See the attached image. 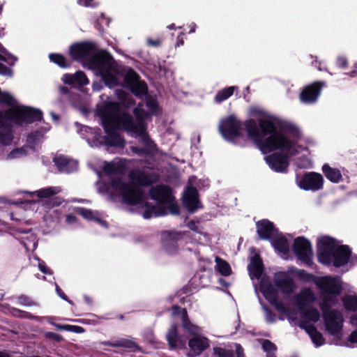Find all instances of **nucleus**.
<instances>
[{
	"mask_svg": "<svg viewBox=\"0 0 357 357\" xmlns=\"http://www.w3.org/2000/svg\"><path fill=\"white\" fill-rule=\"evenodd\" d=\"M248 138L255 144L264 154L277 150L284 151L294 155L298 153L296 142L289 139L282 131L295 139L301 137L299 129L294 124L284 123L279 120L275 123L267 119H261L259 124L253 119L243 123Z\"/></svg>",
	"mask_w": 357,
	"mask_h": 357,
	"instance_id": "f257e3e1",
	"label": "nucleus"
},
{
	"mask_svg": "<svg viewBox=\"0 0 357 357\" xmlns=\"http://www.w3.org/2000/svg\"><path fill=\"white\" fill-rule=\"evenodd\" d=\"M118 109L116 104L103 103L98 107L97 114L101 119V125L106 133L105 135L96 134L92 139L96 146L105 145L109 147L119 149L124 148L126 140L123 136L119 133V130L123 131L115 112Z\"/></svg>",
	"mask_w": 357,
	"mask_h": 357,
	"instance_id": "f03ea898",
	"label": "nucleus"
},
{
	"mask_svg": "<svg viewBox=\"0 0 357 357\" xmlns=\"http://www.w3.org/2000/svg\"><path fill=\"white\" fill-rule=\"evenodd\" d=\"M107 103H114L117 105L118 109L115 112V115L118 117V120L126 132L129 135H144L147 132L146 119L149 116V113L144 109L142 108L141 104L133 109V114L135 118L128 112H121V104L110 101Z\"/></svg>",
	"mask_w": 357,
	"mask_h": 357,
	"instance_id": "7ed1b4c3",
	"label": "nucleus"
},
{
	"mask_svg": "<svg viewBox=\"0 0 357 357\" xmlns=\"http://www.w3.org/2000/svg\"><path fill=\"white\" fill-rule=\"evenodd\" d=\"M317 286L321 298L320 306L328 309L337 303V298L343 291V282L337 275H325L315 278Z\"/></svg>",
	"mask_w": 357,
	"mask_h": 357,
	"instance_id": "20e7f679",
	"label": "nucleus"
},
{
	"mask_svg": "<svg viewBox=\"0 0 357 357\" xmlns=\"http://www.w3.org/2000/svg\"><path fill=\"white\" fill-rule=\"evenodd\" d=\"M43 119V112L38 109L17 105L7 109L4 114L0 112V126L8 127L7 120L17 126L30 124Z\"/></svg>",
	"mask_w": 357,
	"mask_h": 357,
	"instance_id": "39448f33",
	"label": "nucleus"
},
{
	"mask_svg": "<svg viewBox=\"0 0 357 357\" xmlns=\"http://www.w3.org/2000/svg\"><path fill=\"white\" fill-rule=\"evenodd\" d=\"M90 64L98 71L105 84L113 88L119 85L116 77V69L114 65L112 55L106 51H102L92 56Z\"/></svg>",
	"mask_w": 357,
	"mask_h": 357,
	"instance_id": "423d86ee",
	"label": "nucleus"
},
{
	"mask_svg": "<svg viewBox=\"0 0 357 357\" xmlns=\"http://www.w3.org/2000/svg\"><path fill=\"white\" fill-rule=\"evenodd\" d=\"M112 187L118 190L122 201L128 206H138L147 199L144 190L133 182H123L120 178L111 181Z\"/></svg>",
	"mask_w": 357,
	"mask_h": 357,
	"instance_id": "0eeeda50",
	"label": "nucleus"
},
{
	"mask_svg": "<svg viewBox=\"0 0 357 357\" xmlns=\"http://www.w3.org/2000/svg\"><path fill=\"white\" fill-rule=\"evenodd\" d=\"M241 121L231 114L220 121L218 130L225 139L234 143L241 136Z\"/></svg>",
	"mask_w": 357,
	"mask_h": 357,
	"instance_id": "6e6552de",
	"label": "nucleus"
},
{
	"mask_svg": "<svg viewBox=\"0 0 357 357\" xmlns=\"http://www.w3.org/2000/svg\"><path fill=\"white\" fill-rule=\"evenodd\" d=\"M339 245L337 241L333 237L324 236L319 238L317 243L319 262L325 266H330L332 255Z\"/></svg>",
	"mask_w": 357,
	"mask_h": 357,
	"instance_id": "1a4fd4ad",
	"label": "nucleus"
},
{
	"mask_svg": "<svg viewBox=\"0 0 357 357\" xmlns=\"http://www.w3.org/2000/svg\"><path fill=\"white\" fill-rule=\"evenodd\" d=\"M331 308L332 307L325 309L323 306H320L326 329L331 335H334L342 331L343 319L341 314L337 310Z\"/></svg>",
	"mask_w": 357,
	"mask_h": 357,
	"instance_id": "9d476101",
	"label": "nucleus"
},
{
	"mask_svg": "<svg viewBox=\"0 0 357 357\" xmlns=\"http://www.w3.org/2000/svg\"><path fill=\"white\" fill-rule=\"evenodd\" d=\"M292 250L297 258L307 266L312 264V249L310 241L303 236L294 240Z\"/></svg>",
	"mask_w": 357,
	"mask_h": 357,
	"instance_id": "9b49d317",
	"label": "nucleus"
},
{
	"mask_svg": "<svg viewBox=\"0 0 357 357\" xmlns=\"http://www.w3.org/2000/svg\"><path fill=\"white\" fill-rule=\"evenodd\" d=\"M96 48V44L93 42H82L71 45L69 54L75 61H80L88 58H89L90 61L92 56L96 54H94Z\"/></svg>",
	"mask_w": 357,
	"mask_h": 357,
	"instance_id": "f8f14e48",
	"label": "nucleus"
},
{
	"mask_svg": "<svg viewBox=\"0 0 357 357\" xmlns=\"http://www.w3.org/2000/svg\"><path fill=\"white\" fill-rule=\"evenodd\" d=\"M298 185L304 190L317 191L323 188L324 178L319 173L306 172L298 181Z\"/></svg>",
	"mask_w": 357,
	"mask_h": 357,
	"instance_id": "ddd939ff",
	"label": "nucleus"
},
{
	"mask_svg": "<svg viewBox=\"0 0 357 357\" xmlns=\"http://www.w3.org/2000/svg\"><path fill=\"white\" fill-rule=\"evenodd\" d=\"M151 199L155 200L158 205L163 206L167 202L174 201L175 197L172 194V188L164 184L152 186L149 191Z\"/></svg>",
	"mask_w": 357,
	"mask_h": 357,
	"instance_id": "4468645a",
	"label": "nucleus"
},
{
	"mask_svg": "<svg viewBox=\"0 0 357 357\" xmlns=\"http://www.w3.org/2000/svg\"><path fill=\"white\" fill-rule=\"evenodd\" d=\"M324 86L325 82L322 81H316L311 84L305 86L300 93L299 98L301 101L306 104L317 102Z\"/></svg>",
	"mask_w": 357,
	"mask_h": 357,
	"instance_id": "2eb2a0df",
	"label": "nucleus"
},
{
	"mask_svg": "<svg viewBox=\"0 0 357 357\" xmlns=\"http://www.w3.org/2000/svg\"><path fill=\"white\" fill-rule=\"evenodd\" d=\"M266 163L276 172L286 173L289 165L287 153H274L265 157Z\"/></svg>",
	"mask_w": 357,
	"mask_h": 357,
	"instance_id": "dca6fc26",
	"label": "nucleus"
},
{
	"mask_svg": "<svg viewBox=\"0 0 357 357\" xmlns=\"http://www.w3.org/2000/svg\"><path fill=\"white\" fill-rule=\"evenodd\" d=\"M181 231H165L162 234V245L164 250L170 255L176 253L178 242L183 238Z\"/></svg>",
	"mask_w": 357,
	"mask_h": 357,
	"instance_id": "f3484780",
	"label": "nucleus"
},
{
	"mask_svg": "<svg viewBox=\"0 0 357 357\" xmlns=\"http://www.w3.org/2000/svg\"><path fill=\"white\" fill-rule=\"evenodd\" d=\"M275 286L283 294H290L296 289V284L291 277L285 272H278L273 278Z\"/></svg>",
	"mask_w": 357,
	"mask_h": 357,
	"instance_id": "a211bd4d",
	"label": "nucleus"
},
{
	"mask_svg": "<svg viewBox=\"0 0 357 357\" xmlns=\"http://www.w3.org/2000/svg\"><path fill=\"white\" fill-rule=\"evenodd\" d=\"M352 252L347 245H340L332 255L330 266L340 268L347 265L350 259Z\"/></svg>",
	"mask_w": 357,
	"mask_h": 357,
	"instance_id": "6ab92c4d",
	"label": "nucleus"
},
{
	"mask_svg": "<svg viewBox=\"0 0 357 357\" xmlns=\"http://www.w3.org/2000/svg\"><path fill=\"white\" fill-rule=\"evenodd\" d=\"M53 162L59 172L70 174L76 171L78 168L77 161L63 154H59L54 157Z\"/></svg>",
	"mask_w": 357,
	"mask_h": 357,
	"instance_id": "aec40b11",
	"label": "nucleus"
},
{
	"mask_svg": "<svg viewBox=\"0 0 357 357\" xmlns=\"http://www.w3.org/2000/svg\"><path fill=\"white\" fill-rule=\"evenodd\" d=\"M132 137H139L144 145V147L131 146L130 149L132 153L139 156L153 155L155 153V144L150 139L148 132H145L144 135H131Z\"/></svg>",
	"mask_w": 357,
	"mask_h": 357,
	"instance_id": "412c9836",
	"label": "nucleus"
},
{
	"mask_svg": "<svg viewBox=\"0 0 357 357\" xmlns=\"http://www.w3.org/2000/svg\"><path fill=\"white\" fill-rule=\"evenodd\" d=\"M257 233L260 239L270 240L276 236L278 229L275 227L273 222L267 219H263L256 223Z\"/></svg>",
	"mask_w": 357,
	"mask_h": 357,
	"instance_id": "4be33fe9",
	"label": "nucleus"
},
{
	"mask_svg": "<svg viewBox=\"0 0 357 357\" xmlns=\"http://www.w3.org/2000/svg\"><path fill=\"white\" fill-rule=\"evenodd\" d=\"M262 293L266 299L273 305L280 313H287L288 309L283 302L278 300L277 290L271 285L268 284L262 288Z\"/></svg>",
	"mask_w": 357,
	"mask_h": 357,
	"instance_id": "5701e85b",
	"label": "nucleus"
},
{
	"mask_svg": "<svg viewBox=\"0 0 357 357\" xmlns=\"http://www.w3.org/2000/svg\"><path fill=\"white\" fill-rule=\"evenodd\" d=\"M100 346H108L115 348H124L127 349L130 351L136 352L141 351L142 349L135 342L132 340L127 338H119L116 340H111L102 341L100 343Z\"/></svg>",
	"mask_w": 357,
	"mask_h": 357,
	"instance_id": "b1692460",
	"label": "nucleus"
},
{
	"mask_svg": "<svg viewBox=\"0 0 357 357\" xmlns=\"http://www.w3.org/2000/svg\"><path fill=\"white\" fill-rule=\"evenodd\" d=\"M188 346L190 355L196 356L200 355L209 347V342L206 337L197 335L189 340Z\"/></svg>",
	"mask_w": 357,
	"mask_h": 357,
	"instance_id": "393cba45",
	"label": "nucleus"
},
{
	"mask_svg": "<svg viewBox=\"0 0 357 357\" xmlns=\"http://www.w3.org/2000/svg\"><path fill=\"white\" fill-rule=\"evenodd\" d=\"M170 349H183L185 347V341L183 340L178 333V326L176 324H172L166 334Z\"/></svg>",
	"mask_w": 357,
	"mask_h": 357,
	"instance_id": "a878e982",
	"label": "nucleus"
},
{
	"mask_svg": "<svg viewBox=\"0 0 357 357\" xmlns=\"http://www.w3.org/2000/svg\"><path fill=\"white\" fill-rule=\"evenodd\" d=\"M140 206L144 208L142 216L144 219H150L152 217H160L167 215V208L164 206H155L152 203L144 199V202Z\"/></svg>",
	"mask_w": 357,
	"mask_h": 357,
	"instance_id": "bb28decb",
	"label": "nucleus"
},
{
	"mask_svg": "<svg viewBox=\"0 0 357 357\" xmlns=\"http://www.w3.org/2000/svg\"><path fill=\"white\" fill-rule=\"evenodd\" d=\"M250 275L259 279L264 271V264L259 254L256 253L251 257L250 262L248 266Z\"/></svg>",
	"mask_w": 357,
	"mask_h": 357,
	"instance_id": "cd10ccee",
	"label": "nucleus"
},
{
	"mask_svg": "<svg viewBox=\"0 0 357 357\" xmlns=\"http://www.w3.org/2000/svg\"><path fill=\"white\" fill-rule=\"evenodd\" d=\"M295 300L297 306L302 310L308 304L314 302L316 297L310 289H305L296 295Z\"/></svg>",
	"mask_w": 357,
	"mask_h": 357,
	"instance_id": "c85d7f7f",
	"label": "nucleus"
},
{
	"mask_svg": "<svg viewBox=\"0 0 357 357\" xmlns=\"http://www.w3.org/2000/svg\"><path fill=\"white\" fill-rule=\"evenodd\" d=\"M214 352L218 357H246L243 347L238 343L235 344V351L216 347Z\"/></svg>",
	"mask_w": 357,
	"mask_h": 357,
	"instance_id": "c756f323",
	"label": "nucleus"
},
{
	"mask_svg": "<svg viewBox=\"0 0 357 357\" xmlns=\"http://www.w3.org/2000/svg\"><path fill=\"white\" fill-rule=\"evenodd\" d=\"M130 178L136 181V184L141 188L151 186L154 181L152 179L151 174L146 173L144 171L132 172L130 174Z\"/></svg>",
	"mask_w": 357,
	"mask_h": 357,
	"instance_id": "7c9ffc66",
	"label": "nucleus"
},
{
	"mask_svg": "<svg viewBox=\"0 0 357 357\" xmlns=\"http://www.w3.org/2000/svg\"><path fill=\"white\" fill-rule=\"evenodd\" d=\"M322 172L328 180L334 183H340L342 179L340 170L337 168H333L328 164L322 166Z\"/></svg>",
	"mask_w": 357,
	"mask_h": 357,
	"instance_id": "2f4dec72",
	"label": "nucleus"
},
{
	"mask_svg": "<svg viewBox=\"0 0 357 357\" xmlns=\"http://www.w3.org/2000/svg\"><path fill=\"white\" fill-rule=\"evenodd\" d=\"M300 327L304 328L310 335L312 342L317 346L319 347L324 344V338L322 334L317 330L313 324H309L307 326L300 325Z\"/></svg>",
	"mask_w": 357,
	"mask_h": 357,
	"instance_id": "473e14b6",
	"label": "nucleus"
},
{
	"mask_svg": "<svg viewBox=\"0 0 357 357\" xmlns=\"http://www.w3.org/2000/svg\"><path fill=\"white\" fill-rule=\"evenodd\" d=\"M272 238L271 245L278 252L286 255L289 252V245L288 240L286 237L280 235H277Z\"/></svg>",
	"mask_w": 357,
	"mask_h": 357,
	"instance_id": "72a5a7b5",
	"label": "nucleus"
},
{
	"mask_svg": "<svg viewBox=\"0 0 357 357\" xmlns=\"http://www.w3.org/2000/svg\"><path fill=\"white\" fill-rule=\"evenodd\" d=\"M182 325L185 331L193 335H197L199 333V328L192 324L189 319L186 309L183 310Z\"/></svg>",
	"mask_w": 357,
	"mask_h": 357,
	"instance_id": "f704fd0d",
	"label": "nucleus"
},
{
	"mask_svg": "<svg viewBox=\"0 0 357 357\" xmlns=\"http://www.w3.org/2000/svg\"><path fill=\"white\" fill-rule=\"evenodd\" d=\"M344 309L348 312H357V296L345 295L342 298Z\"/></svg>",
	"mask_w": 357,
	"mask_h": 357,
	"instance_id": "c9c22d12",
	"label": "nucleus"
},
{
	"mask_svg": "<svg viewBox=\"0 0 357 357\" xmlns=\"http://www.w3.org/2000/svg\"><path fill=\"white\" fill-rule=\"evenodd\" d=\"M123 80L126 86L130 88L140 80V77L132 68H128L123 75Z\"/></svg>",
	"mask_w": 357,
	"mask_h": 357,
	"instance_id": "e433bc0d",
	"label": "nucleus"
},
{
	"mask_svg": "<svg viewBox=\"0 0 357 357\" xmlns=\"http://www.w3.org/2000/svg\"><path fill=\"white\" fill-rule=\"evenodd\" d=\"M130 91L137 97L142 98L148 93V86L144 81L139 80L137 83L129 88Z\"/></svg>",
	"mask_w": 357,
	"mask_h": 357,
	"instance_id": "4c0bfd02",
	"label": "nucleus"
},
{
	"mask_svg": "<svg viewBox=\"0 0 357 357\" xmlns=\"http://www.w3.org/2000/svg\"><path fill=\"white\" fill-rule=\"evenodd\" d=\"M3 128L5 132L0 130V144L3 145H9L13 139L12 132V126L8 123V127H1L0 129Z\"/></svg>",
	"mask_w": 357,
	"mask_h": 357,
	"instance_id": "58836bf2",
	"label": "nucleus"
},
{
	"mask_svg": "<svg viewBox=\"0 0 357 357\" xmlns=\"http://www.w3.org/2000/svg\"><path fill=\"white\" fill-rule=\"evenodd\" d=\"M236 89V86H228L218 91L215 96V101L218 103H220L226 100L233 95L234 90Z\"/></svg>",
	"mask_w": 357,
	"mask_h": 357,
	"instance_id": "ea45409f",
	"label": "nucleus"
},
{
	"mask_svg": "<svg viewBox=\"0 0 357 357\" xmlns=\"http://www.w3.org/2000/svg\"><path fill=\"white\" fill-rule=\"evenodd\" d=\"M217 271L223 276H229L231 273V268L225 260L217 257L215 258Z\"/></svg>",
	"mask_w": 357,
	"mask_h": 357,
	"instance_id": "a19ab883",
	"label": "nucleus"
},
{
	"mask_svg": "<svg viewBox=\"0 0 357 357\" xmlns=\"http://www.w3.org/2000/svg\"><path fill=\"white\" fill-rule=\"evenodd\" d=\"M61 192L59 187H47L41 188L36 191V195L39 198H50L51 197L57 195Z\"/></svg>",
	"mask_w": 357,
	"mask_h": 357,
	"instance_id": "79ce46f5",
	"label": "nucleus"
},
{
	"mask_svg": "<svg viewBox=\"0 0 357 357\" xmlns=\"http://www.w3.org/2000/svg\"><path fill=\"white\" fill-rule=\"evenodd\" d=\"M50 61L54 63L60 68H67L70 66V63L66 61L65 56L58 53H51L49 54Z\"/></svg>",
	"mask_w": 357,
	"mask_h": 357,
	"instance_id": "37998d69",
	"label": "nucleus"
},
{
	"mask_svg": "<svg viewBox=\"0 0 357 357\" xmlns=\"http://www.w3.org/2000/svg\"><path fill=\"white\" fill-rule=\"evenodd\" d=\"M52 324L61 331H66L75 333H83L85 331L84 328L79 326L61 324L54 322H52Z\"/></svg>",
	"mask_w": 357,
	"mask_h": 357,
	"instance_id": "c03bdc74",
	"label": "nucleus"
},
{
	"mask_svg": "<svg viewBox=\"0 0 357 357\" xmlns=\"http://www.w3.org/2000/svg\"><path fill=\"white\" fill-rule=\"evenodd\" d=\"M146 105L151 114L158 115L159 111V103L155 98L148 96L146 98Z\"/></svg>",
	"mask_w": 357,
	"mask_h": 357,
	"instance_id": "a18cd8bd",
	"label": "nucleus"
},
{
	"mask_svg": "<svg viewBox=\"0 0 357 357\" xmlns=\"http://www.w3.org/2000/svg\"><path fill=\"white\" fill-rule=\"evenodd\" d=\"M262 349L266 353V357H276V345L269 340H263L261 344Z\"/></svg>",
	"mask_w": 357,
	"mask_h": 357,
	"instance_id": "49530a36",
	"label": "nucleus"
},
{
	"mask_svg": "<svg viewBox=\"0 0 357 357\" xmlns=\"http://www.w3.org/2000/svg\"><path fill=\"white\" fill-rule=\"evenodd\" d=\"M121 107L123 106L126 109H128L130 107L135 105V99L129 94L122 92L119 96Z\"/></svg>",
	"mask_w": 357,
	"mask_h": 357,
	"instance_id": "de8ad7c7",
	"label": "nucleus"
},
{
	"mask_svg": "<svg viewBox=\"0 0 357 357\" xmlns=\"http://www.w3.org/2000/svg\"><path fill=\"white\" fill-rule=\"evenodd\" d=\"M17 301L20 305L23 306H38V303L36 301H35L31 297L25 294L18 296L17 297Z\"/></svg>",
	"mask_w": 357,
	"mask_h": 357,
	"instance_id": "09e8293b",
	"label": "nucleus"
},
{
	"mask_svg": "<svg viewBox=\"0 0 357 357\" xmlns=\"http://www.w3.org/2000/svg\"><path fill=\"white\" fill-rule=\"evenodd\" d=\"M13 314L17 317L22 319H27L30 320H37L38 317L31 314L29 312H26L18 308L13 307L11 310Z\"/></svg>",
	"mask_w": 357,
	"mask_h": 357,
	"instance_id": "8fccbe9b",
	"label": "nucleus"
},
{
	"mask_svg": "<svg viewBox=\"0 0 357 357\" xmlns=\"http://www.w3.org/2000/svg\"><path fill=\"white\" fill-rule=\"evenodd\" d=\"M198 198H183V204L190 212L195 211L198 208Z\"/></svg>",
	"mask_w": 357,
	"mask_h": 357,
	"instance_id": "3c124183",
	"label": "nucleus"
},
{
	"mask_svg": "<svg viewBox=\"0 0 357 357\" xmlns=\"http://www.w3.org/2000/svg\"><path fill=\"white\" fill-rule=\"evenodd\" d=\"M296 275L301 280L306 282H310L311 281L314 282L315 278H318L314 276L312 273H310L303 269L298 270L296 271Z\"/></svg>",
	"mask_w": 357,
	"mask_h": 357,
	"instance_id": "603ef678",
	"label": "nucleus"
},
{
	"mask_svg": "<svg viewBox=\"0 0 357 357\" xmlns=\"http://www.w3.org/2000/svg\"><path fill=\"white\" fill-rule=\"evenodd\" d=\"M75 84L83 86L87 85L89 83V80L87 78L86 74L81 70L76 72L74 74Z\"/></svg>",
	"mask_w": 357,
	"mask_h": 357,
	"instance_id": "864d4df0",
	"label": "nucleus"
},
{
	"mask_svg": "<svg viewBox=\"0 0 357 357\" xmlns=\"http://www.w3.org/2000/svg\"><path fill=\"white\" fill-rule=\"evenodd\" d=\"M76 213L82 215L84 219L87 220H93L95 215V213L93 211L83 207L77 208Z\"/></svg>",
	"mask_w": 357,
	"mask_h": 357,
	"instance_id": "5fc2aeb1",
	"label": "nucleus"
},
{
	"mask_svg": "<svg viewBox=\"0 0 357 357\" xmlns=\"http://www.w3.org/2000/svg\"><path fill=\"white\" fill-rule=\"evenodd\" d=\"M305 316L312 321H317L320 317V314L315 307H310L306 310Z\"/></svg>",
	"mask_w": 357,
	"mask_h": 357,
	"instance_id": "6e6d98bb",
	"label": "nucleus"
},
{
	"mask_svg": "<svg viewBox=\"0 0 357 357\" xmlns=\"http://www.w3.org/2000/svg\"><path fill=\"white\" fill-rule=\"evenodd\" d=\"M165 204H167V209L169 213L174 215H178L180 214L179 206L175 202V199L174 201L167 202Z\"/></svg>",
	"mask_w": 357,
	"mask_h": 357,
	"instance_id": "4d7b16f0",
	"label": "nucleus"
},
{
	"mask_svg": "<svg viewBox=\"0 0 357 357\" xmlns=\"http://www.w3.org/2000/svg\"><path fill=\"white\" fill-rule=\"evenodd\" d=\"M119 167L116 165L112 163H107L104 167V172L108 174L112 175L118 172Z\"/></svg>",
	"mask_w": 357,
	"mask_h": 357,
	"instance_id": "13d9d810",
	"label": "nucleus"
},
{
	"mask_svg": "<svg viewBox=\"0 0 357 357\" xmlns=\"http://www.w3.org/2000/svg\"><path fill=\"white\" fill-rule=\"evenodd\" d=\"M44 336L47 339L54 340L57 342H59L62 340V337L59 334L54 332H45Z\"/></svg>",
	"mask_w": 357,
	"mask_h": 357,
	"instance_id": "bf43d9fd",
	"label": "nucleus"
},
{
	"mask_svg": "<svg viewBox=\"0 0 357 357\" xmlns=\"http://www.w3.org/2000/svg\"><path fill=\"white\" fill-rule=\"evenodd\" d=\"M183 198H198V192L195 187H189Z\"/></svg>",
	"mask_w": 357,
	"mask_h": 357,
	"instance_id": "052dcab7",
	"label": "nucleus"
},
{
	"mask_svg": "<svg viewBox=\"0 0 357 357\" xmlns=\"http://www.w3.org/2000/svg\"><path fill=\"white\" fill-rule=\"evenodd\" d=\"M56 291L58 296L60 298H61L63 300L67 301L68 303H69L72 305L73 304V302L68 299V296L65 294V293L63 291V290L57 284H56Z\"/></svg>",
	"mask_w": 357,
	"mask_h": 357,
	"instance_id": "680f3d73",
	"label": "nucleus"
},
{
	"mask_svg": "<svg viewBox=\"0 0 357 357\" xmlns=\"http://www.w3.org/2000/svg\"><path fill=\"white\" fill-rule=\"evenodd\" d=\"M38 137L39 135L38 132H31L29 134L27 137V142L29 144H36L37 143V141L38 140Z\"/></svg>",
	"mask_w": 357,
	"mask_h": 357,
	"instance_id": "e2e57ef3",
	"label": "nucleus"
},
{
	"mask_svg": "<svg viewBox=\"0 0 357 357\" xmlns=\"http://www.w3.org/2000/svg\"><path fill=\"white\" fill-rule=\"evenodd\" d=\"M337 65L341 68H346L348 66L347 59L344 57H338L337 59Z\"/></svg>",
	"mask_w": 357,
	"mask_h": 357,
	"instance_id": "0e129e2a",
	"label": "nucleus"
},
{
	"mask_svg": "<svg viewBox=\"0 0 357 357\" xmlns=\"http://www.w3.org/2000/svg\"><path fill=\"white\" fill-rule=\"evenodd\" d=\"M64 82L67 84L74 85L75 84L74 75L66 74L64 75Z\"/></svg>",
	"mask_w": 357,
	"mask_h": 357,
	"instance_id": "69168bd1",
	"label": "nucleus"
},
{
	"mask_svg": "<svg viewBox=\"0 0 357 357\" xmlns=\"http://www.w3.org/2000/svg\"><path fill=\"white\" fill-rule=\"evenodd\" d=\"M147 44L150 46L157 47H159L161 45L162 40L160 38H157V39L149 38L147 40Z\"/></svg>",
	"mask_w": 357,
	"mask_h": 357,
	"instance_id": "338daca9",
	"label": "nucleus"
},
{
	"mask_svg": "<svg viewBox=\"0 0 357 357\" xmlns=\"http://www.w3.org/2000/svg\"><path fill=\"white\" fill-rule=\"evenodd\" d=\"M11 73V69L6 65L0 63V75H7Z\"/></svg>",
	"mask_w": 357,
	"mask_h": 357,
	"instance_id": "774afa93",
	"label": "nucleus"
}]
</instances>
